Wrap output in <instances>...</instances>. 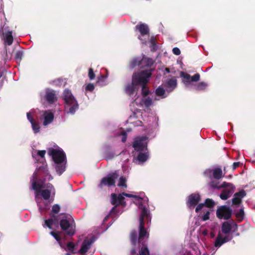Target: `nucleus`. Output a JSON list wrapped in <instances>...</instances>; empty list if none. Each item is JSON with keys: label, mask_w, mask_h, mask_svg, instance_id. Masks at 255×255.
<instances>
[{"label": "nucleus", "mask_w": 255, "mask_h": 255, "mask_svg": "<svg viewBox=\"0 0 255 255\" xmlns=\"http://www.w3.org/2000/svg\"><path fill=\"white\" fill-rule=\"evenodd\" d=\"M139 208H141L142 210L139 217V236L138 238V242L139 244H141V248L143 247H146L147 248V246L145 242L143 241L144 237L147 236L148 238L149 236L144 227V219L146 218L147 220H148L150 216L147 208L145 206H143L142 203L139 204ZM129 238L132 245L135 246L137 241V232L135 230H132L131 231L129 234Z\"/></svg>", "instance_id": "obj_1"}, {"label": "nucleus", "mask_w": 255, "mask_h": 255, "mask_svg": "<svg viewBox=\"0 0 255 255\" xmlns=\"http://www.w3.org/2000/svg\"><path fill=\"white\" fill-rule=\"evenodd\" d=\"M62 97L65 102V110L68 114L74 115L79 109V104L71 91L69 89H65Z\"/></svg>", "instance_id": "obj_2"}, {"label": "nucleus", "mask_w": 255, "mask_h": 255, "mask_svg": "<svg viewBox=\"0 0 255 255\" xmlns=\"http://www.w3.org/2000/svg\"><path fill=\"white\" fill-rule=\"evenodd\" d=\"M152 69L135 72L132 76V80L138 86L147 85L152 75Z\"/></svg>", "instance_id": "obj_3"}, {"label": "nucleus", "mask_w": 255, "mask_h": 255, "mask_svg": "<svg viewBox=\"0 0 255 255\" xmlns=\"http://www.w3.org/2000/svg\"><path fill=\"white\" fill-rule=\"evenodd\" d=\"M119 177V173L118 171H115L108 174L106 176L102 178L100 183L98 184V187L103 189L104 186L115 187L116 186V179Z\"/></svg>", "instance_id": "obj_4"}, {"label": "nucleus", "mask_w": 255, "mask_h": 255, "mask_svg": "<svg viewBox=\"0 0 255 255\" xmlns=\"http://www.w3.org/2000/svg\"><path fill=\"white\" fill-rule=\"evenodd\" d=\"M48 154L52 157L53 161L56 164L62 163L66 161V154L62 150L50 148L48 150Z\"/></svg>", "instance_id": "obj_5"}, {"label": "nucleus", "mask_w": 255, "mask_h": 255, "mask_svg": "<svg viewBox=\"0 0 255 255\" xmlns=\"http://www.w3.org/2000/svg\"><path fill=\"white\" fill-rule=\"evenodd\" d=\"M148 137L146 136H138L134 138L132 147L136 151H142L146 148Z\"/></svg>", "instance_id": "obj_6"}, {"label": "nucleus", "mask_w": 255, "mask_h": 255, "mask_svg": "<svg viewBox=\"0 0 255 255\" xmlns=\"http://www.w3.org/2000/svg\"><path fill=\"white\" fill-rule=\"evenodd\" d=\"M61 230L65 231L66 234L72 236L75 233V226L70 224L69 221L66 219H61L59 223Z\"/></svg>", "instance_id": "obj_7"}, {"label": "nucleus", "mask_w": 255, "mask_h": 255, "mask_svg": "<svg viewBox=\"0 0 255 255\" xmlns=\"http://www.w3.org/2000/svg\"><path fill=\"white\" fill-rule=\"evenodd\" d=\"M232 214L230 208L225 205L220 206L216 211V216L220 219L228 220L231 217Z\"/></svg>", "instance_id": "obj_8"}, {"label": "nucleus", "mask_w": 255, "mask_h": 255, "mask_svg": "<svg viewBox=\"0 0 255 255\" xmlns=\"http://www.w3.org/2000/svg\"><path fill=\"white\" fill-rule=\"evenodd\" d=\"M204 174L210 179L214 178L219 180L224 176L222 170L219 167H216L213 169H207L204 172Z\"/></svg>", "instance_id": "obj_9"}, {"label": "nucleus", "mask_w": 255, "mask_h": 255, "mask_svg": "<svg viewBox=\"0 0 255 255\" xmlns=\"http://www.w3.org/2000/svg\"><path fill=\"white\" fill-rule=\"evenodd\" d=\"M111 196V203L112 205H116L118 206H122L124 207L126 206L127 204L125 201V198L122 193L119 194L118 195L116 193H112Z\"/></svg>", "instance_id": "obj_10"}, {"label": "nucleus", "mask_w": 255, "mask_h": 255, "mask_svg": "<svg viewBox=\"0 0 255 255\" xmlns=\"http://www.w3.org/2000/svg\"><path fill=\"white\" fill-rule=\"evenodd\" d=\"M201 200V196L198 193H192L188 197L186 202L187 206L189 208H194Z\"/></svg>", "instance_id": "obj_11"}, {"label": "nucleus", "mask_w": 255, "mask_h": 255, "mask_svg": "<svg viewBox=\"0 0 255 255\" xmlns=\"http://www.w3.org/2000/svg\"><path fill=\"white\" fill-rule=\"evenodd\" d=\"M235 227V229L233 230V232H235L236 231H237V224L236 223H233V225L229 223V222L226 221L224 222L221 227V230L223 233L225 235H227L229 234L232 228Z\"/></svg>", "instance_id": "obj_12"}, {"label": "nucleus", "mask_w": 255, "mask_h": 255, "mask_svg": "<svg viewBox=\"0 0 255 255\" xmlns=\"http://www.w3.org/2000/svg\"><path fill=\"white\" fill-rule=\"evenodd\" d=\"M93 242L94 241L92 239L85 240L82 244L79 253L81 255L85 254L90 248Z\"/></svg>", "instance_id": "obj_13"}, {"label": "nucleus", "mask_w": 255, "mask_h": 255, "mask_svg": "<svg viewBox=\"0 0 255 255\" xmlns=\"http://www.w3.org/2000/svg\"><path fill=\"white\" fill-rule=\"evenodd\" d=\"M135 29L138 30L141 36L146 35H149V29L147 24L145 23H140L137 24L135 27Z\"/></svg>", "instance_id": "obj_14"}, {"label": "nucleus", "mask_w": 255, "mask_h": 255, "mask_svg": "<svg viewBox=\"0 0 255 255\" xmlns=\"http://www.w3.org/2000/svg\"><path fill=\"white\" fill-rule=\"evenodd\" d=\"M138 89V86L135 83H133L131 80V83L128 84L126 87L125 91L128 95L131 96Z\"/></svg>", "instance_id": "obj_15"}, {"label": "nucleus", "mask_w": 255, "mask_h": 255, "mask_svg": "<svg viewBox=\"0 0 255 255\" xmlns=\"http://www.w3.org/2000/svg\"><path fill=\"white\" fill-rule=\"evenodd\" d=\"M46 100L49 103L52 104L57 100L55 92L53 90H49L46 92L45 96Z\"/></svg>", "instance_id": "obj_16"}, {"label": "nucleus", "mask_w": 255, "mask_h": 255, "mask_svg": "<svg viewBox=\"0 0 255 255\" xmlns=\"http://www.w3.org/2000/svg\"><path fill=\"white\" fill-rule=\"evenodd\" d=\"M44 121L43 125L47 126L48 124L51 123L54 120V115L51 112H48L45 111L43 114Z\"/></svg>", "instance_id": "obj_17"}, {"label": "nucleus", "mask_w": 255, "mask_h": 255, "mask_svg": "<svg viewBox=\"0 0 255 255\" xmlns=\"http://www.w3.org/2000/svg\"><path fill=\"white\" fill-rule=\"evenodd\" d=\"M235 189L232 187L231 189H225L221 192L220 197L221 199L226 200L228 199L234 192Z\"/></svg>", "instance_id": "obj_18"}, {"label": "nucleus", "mask_w": 255, "mask_h": 255, "mask_svg": "<svg viewBox=\"0 0 255 255\" xmlns=\"http://www.w3.org/2000/svg\"><path fill=\"white\" fill-rule=\"evenodd\" d=\"M154 61L150 58L147 57L145 55L142 56L141 59V65L142 67H150L154 63Z\"/></svg>", "instance_id": "obj_19"}, {"label": "nucleus", "mask_w": 255, "mask_h": 255, "mask_svg": "<svg viewBox=\"0 0 255 255\" xmlns=\"http://www.w3.org/2000/svg\"><path fill=\"white\" fill-rule=\"evenodd\" d=\"M177 86V80L174 78H171L169 79L165 85V87L169 90L170 91H172Z\"/></svg>", "instance_id": "obj_20"}, {"label": "nucleus", "mask_w": 255, "mask_h": 255, "mask_svg": "<svg viewBox=\"0 0 255 255\" xmlns=\"http://www.w3.org/2000/svg\"><path fill=\"white\" fill-rule=\"evenodd\" d=\"M32 187L33 190L35 191L36 195L39 194L42 188H45L44 186L43 185V184H40L39 183H37L36 181H33L32 183Z\"/></svg>", "instance_id": "obj_21"}, {"label": "nucleus", "mask_w": 255, "mask_h": 255, "mask_svg": "<svg viewBox=\"0 0 255 255\" xmlns=\"http://www.w3.org/2000/svg\"><path fill=\"white\" fill-rule=\"evenodd\" d=\"M66 162V161H65L62 163L57 164L55 169L59 175H61L65 171Z\"/></svg>", "instance_id": "obj_22"}, {"label": "nucleus", "mask_w": 255, "mask_h": 255, "mask_svg": "<svg viewBox=\"0 0 255 255\" xmlns=\"http://www.w3.org/2000/svg\"><path fill=\"white\" fill-rule=\"evenodd\" d=\"M55 222H58L56 216L55 215H51V218L45 221V224L49 229L52 228V226Z\"/></svg>", "instance_id": "obj_23"}, {"label": "nucleus", "mask_w": 255, "mask_h": 255, "mask_svg": "<svg viewBox=\"0 0 255 255\" xmlns=\"http://www.w3.org/2000/svg\"><path fill=\"white\" fill-rule=\"evenodd\" d=\"M139 65H141V59L140 58H133L129 63V67L131 69Z\"/></svg>", "instance_id": "obj_24"}, {"label": "nucleus", "mask_w": 255, "mask_h": 255, "mask_svg": "<svg viewBox=\"0 0 255 255\" xmlns=\"http://www.w3.org/2000/svg\"><path fill=\"white\" fill-rule=\"evenodd\" d=\"M13 41V39L11 31H8L5 35V42H6L7 45H10L12 44Z\"/></svg>", "instance_id": "obj_25"}, {"label": "nucleus", "mask_w": 255, "mask_h": 255, "mask_svg": "<svg viewBox=\"0 0 255 255\" xmlns=\"http://www.w3.org/2000/svg\"><path fill=\"white\" fill-rule=\"evenodd\" d=\"M40 193H41L42 198L45 200H47L50 198L52 193L50 190L49 189L42 190Z\"/></svg>", "instance_id": "obj_26"}, {"label": "nucleus", "mask_w": 255, "mask_h": 255, "mask_svg": "<svg viewBox=\"0 0 255 255\" xmlns=\"http://www.w3.org/2000/svg\"><path fill=\"white\" fill-rule=\"evenodd\" d=\"M180 75L183 78V82L184 83H188L191 82V76L188 73L181 71Z\"/></svg>", "instance_id": "obj_27"}, {"label": "nucleus", "mask_w": 255, "mask_h": 255, "mask_svg": "<svg viewBox=\"0 0 255 255\" xmlns=\"http://www.w3.org/2000/svg\"><path fill=\"white\" fill-rule=\"evenodd\" d=\"M225 243H226V241L223 240L221 236L219 235H218V236L216 239V241H215V242L214 244V246L215 247L219 248Z\"/></svg>", "instance_id": "obj_28"}, {"label": "nucleus", "mask_w": 255, "mask_h": 255, "mask_svg": "<svg viewBox=\"0 0 255 255\" xmlns=\"http://www.w3.org/2000/svg\"><path fill=\"white\" fill-rule=\"evenodd\" d=\"M126 178L124 176H121L119 179V181L118 186L121 187H124L125 188H127V185L126 184Z\"/></svg>", "instance_id": "obj_29"}, {"label": "nucleus", "mask_w": 255, "mask_h": 255, "mask_svg": "<svg viewBox=\"0 0 255 255\" xmlns=\"http://www.w3.org/2000/svg\"><path fill=\"white\" fill-rule=\"evenodd\" d=\"M204 204L206 207L212 208L214 207L215 203L212 199L207 198L205 200Z\"/></svg>", "instance_id": "obj_30"}, {"label": "nucleus", "mask_w": 255, "mask_h": 255, "mask_svg": "<svg viewBox=\"0 0 255 255\" xmlns=\"http://www.w3.org/2000/svg\"><path fill=\"white\" fill-rule=\"evenodd\" d=\"M147 157L146 153L140 152L137 156V159L139 161L144 162L147 160Z\"/></svg>", "instance_id": "obj_31"}, {"label": "nucleus", "mask_w": 255, "mask_h": 255, "mask_svg": "<svg viewBox=\"0 0 255 255\" xmlns=\"http://www.w3.org/2000/svg\"><path fill=\"white\" fill-rule=\"evenodd\" d=\"M31 124L32 129L33 130L34 132L35 133L38 132L39 131L40 128L39 124L37 122H35L34 121V122L31 123Z\"/></svg>", "instance_id": "obj_32"}, {"label": "nucleus", "mask_w": 255, "mask_h": 255, "mask_svg": "<svg viewBox=\"0 0 255 255\" xmlns=\"http://www.w3.org/2000/svg\"><path fill=\"white\" fill-rule=\"evenodd\" d=\"M232 187L234 188V189H235V186L233 184L226 182H224L221 185H220V189L226 188H228V189H231Z\"/></svg>", "instance_id": "obj_33"}, {"label": "nucleus", "mask_w": 255, "mask_h": 255, "mask_svg": "<svg viewBox=\"0 0 255 255\" xmlns=\"http://www.w3.org/2000/svg\"><path fill=\"white\" fill-rule=\"evenodd\" d=\"M138 255H149V251L148 248L143 247L139 250V254Z\"/></svg>", "instance_id": "obj_34"}, {"label": "nucleus", "mask_w": 255, "mask_h": 255, "mask_svg": "<svg viewBox=\"0 0 255 255\" xmlns=\"http://www.w3.org/2000/svg\"><path fill=\"white\" fill-rule=\"evenodd\" d=\"M234 195L242 200V199L246 196V192L243 189L241 191L236 193Z\"/></svg>", "instance_id": "obj_35"}, {"label": "nucleus", "mask_w": 255, "mask_h": 255, "mask_svg": "<svg viewBox=\"0 0 255 255\" xmlns=\"http://www.w3.org/2000/svg\"><path fill=\"white\" fill-rule=\"evenodd\" d=\"M142 95L143 97H146L149 94V90L147 85H142Z\"/></svg>", "instance_id": "obj_36"}, {"label": "nucleus", "mask_w": 255, "mask_h": 255, "mask_svg": "<svg viewBox=\"0 0 255 255\" xmlns=\"http://www.w3.org/2000/svg\"><path fill=\"white\" fill-rule=\"evenodd\" d=\"M60 232L56 233L54 231L50 232V234L55 239V240L58 242H60L61 238L60 236Z\"/></svg>", "instance_id": "obj_37"}, {"label": "nucleus", "mask_w": 255, "mask_h": 255, "mask_svg": "<svg viewBox=\"0 0 255 255\" xmlns=\"http://www.w3.org/2000/svg\"><path fill=\"white\" fill-rule=\"evenodd\" d=\"M155 94L158 96H163L165 94V90L160 87H158L155 91Z\"/></svg>", "instance_id": "obj_38"}, {"label": "nucleus", "mask_w": 255, "mask_h": 255, "mask_svg": "<svg viewBox=\"0 0 255 255\" xmlns=\"http://www.w3.org/2000/svg\"><path fill=\"white\" fill-rule=\"evenodd\" d=\"M207 86V84L203 82H200L196 86V89L198 90H203L205 89Z\"/></svg>", "instance_id": "obj_39"}, {"label": "nucleus", "mask_w": 255, "mask_h": 255, "mask_svg": "<svg viewBox=\"0 0 255 255\" xmlns=\"http://www.w3.org/2000/svg\"><path fill=\"white\" fill-rule=\"evenodd\" d=\"M219 182L216 181H212L209 183V186L213 189H220Z\"/></svg>", "instance_id": "obj_40"}, {"label": "nucleus", "mask_w": 255, "mask_h": 255, "mask_svg": "<svg viewBox=\"0 0 255 255\" xmlns=\"http://www.w3.org/2000/svg\"><path fill=\"white\" fill-rule=\"evenodd\" d=\"M143 103L146 107H149L152 104V99L148 97L143 100Z\"/></svg>", "instance_id": "obj_41"}, {"label": "nucleus", "mask_w": 255, "mask_h": 255, "mask_svg": "<svg viewBox=\"0 0 255 255\" xmlns=\"http://www.w3.org/2000/svg\"><path fill=\"white\" fill-rule=\"evenodd\" d=\"M122 194L124 197L126 196L127 197H129V198H133L136 200H141V198H140L139 196H137V195L128 194V193H125V192H123Z\"/></svg>", "instance_id": "obj_42"}, {"label": "nucleus", "mask_w": 255, "mask_h": 255, "mask_svg": "<svg viewBox=\"0 0 255 255\" xmlns=\"http://www.w3.org/2000/svg\"><path fill=\"white\" fill-rule=\"evenodd\" d=\"M23 56V52L21 51H17L14 55V58L17 60L20 61Z\"/></svg>", "instance_id": "obj_43"}, {"label": "nucleus", "mask_w": 255, "mask_h": 255, "mask_svg": "<svg viewBox=\"0 0 255 255\" xmlns=\"http://www.w3.org/2000/svg\"><path fill=\"white\" fill-rule=\"evenodd\" d=\"M75 244L73 242H69L67 245V249L69 251L73 253L75 250Z\"/></svg>", "instance_id": "obj_44"}, {"label": "nucleus", "mask_w": 255, "mask_h": 255, "mask_svg": "<svg viewBox=\"0 0 255 255\" xmlns=\"http://www.w3.org/2000/svg\"><path fill=\"white\" fill-rule=\"evenodd\" d=\"M88 77L90 80H93L95 78V74L94 72L93 69L91 68L89 69Z\"/></svg>", "instance_id": "obj_45"}, {"label": "nucleus", "mask_w": 255, "mask_h": 255, "mask_svg": "<svg viewBox=\"0 0 255 255\" xmlns=\"http://www.w3.org/2000/svg\"><path fill=\"white\" fill-rule=\"evenodd\" d=\"M60 210V207L58 204H54L52 207V212L53 213L57 214Z\"/></svg>", "instance_id": "obj_46"}, {"label": "nucleus", "mask_w": 255, "mask_h": 255, "mask_svg": "<svg viewBox=\"0 0 255 255\" xmlns=\"http://www.w3.org/2000/svg\"><path fill=\"white\" fill-rule=\"evenodd\" d=\"M232 200L233 204L234 205H239L242 202V200L240 199H239L238 197L236 196L235 195H234V198L232 199Z\"/></svg>", "instance_id": "obj_47"}, {"label": "nucleus", "mask_w": 255, "mask_h": 255, "mask_svg": "<svg viewBox=\"0 0 255 255\" xmlns=\"http://www.w3.org/2000/svg\"><path fill=\"white\" fill-rule=\"evenodd\" d=\"M200 78V75L199 73H196L193 76H191V82H197L199 81Z\"/></svg>", "instance_id": "obj_48"}, {"label": "nucleus", "mask_w": 255, "mask_h": 255, "mask_svg": "<svg viewBox=\"0 0 255 255\" xmlns=\"http://www.w3.org/2000/svg\"><path fill=\"white\" fill-rule=\"evenodd\" d=\"M236 216L238 219H243L244 216V211L243 209H241L239 212L236 214Z\"/></svg>", "instance_id": "obj_49"}, {"label": "nucleus", "mask_w": 255, "mask_h": 255, "mask_svg": "<svg viewBox=\"0 0 255 255\" xmlns=\"http://www.w3.org/2000/svg\"><path fill=\"white\" fill-rule=\"evenodd\" d=\"M106 78L107 76L101 75L100 76L98 77V80L97 81V83L98 84H100V83H104Z\"/></svg>", "instance_id": "obj_50"}, {"label": "nucleus", "mask_w": 255, "mask_h": 255, "mask_svg": "<svg viewBox=\"0 0 255 255\" xmlns=\"http://www.w3.org/2000/svg\"><path fill=\"white\" fill-rule=\"evenodd\" d=\"M95 89V86L93 84L89 83L85 87L86 91L92 92Z\"/></svg>", "instance_id": "obj_51"}, {"label": "nucleus", "mask_w": 255, "mask_h": 255, "mask_svg": "<svg viewBox=\"0 0 255 255\" xmlns=\"http://www.w3.org/2000/svg\"><path fill=\"white\" fill-rule=\"evenodd\" d=\"M44 187L46 188V189L50 190L51 192H53V194H55V189L52 184L48 183Z\"/></svg>", "instance_id": "obj_52"}, {"label": "nucleus", "mask_w": 255, "mask_h": 255, "mask_svg": "<svg viewBox=\"0 0 255 255\" xmlns=\"http://www.w3.org/2000/svg\"><path fill=\"white\" fill-rule=\"evenodd\" d=\"M210 213L209 211H207L206 213H205L202 216V219L203 221H205L206 220H208L209 219V216H210Z\"/></svg>", "instance_id": "obj_53"}, {"label": "nucleus", "mask_w": 255, "mask_h": 255, "mask_svg": "<svg viewBox=\"0 0 255 255\" xmlns=\"http://www.w3.org/2000/svg\"><path fill=\"white\" fill-rule=\"evenodd\" d=\"M39 171H42L44 173H47L48 170H47V166L46 165H42V166H40L38 168Z\"/></svg>", "instance_id": "obj_54"}, {"label": "nucleus", "mask_w": 255, "mask_h": 255, "mask_svg": "<svg viewBox=\"0 0 255 255\" xmlns=\"http://www.w3.org/2000/svg\"><path fill=\"white\" fill-rule=\"evenodd\" d=\"M197 206L195 209V212L198 213L205 206L204 203H200L197 205Z\"/></svg>", "instance_id": "obj_55"}, {"label": "nucleus", "mask_w": 255, "mask_h": 255, "mask_svg": "<svg viewBox=\"0 0 255 255\" xmlns=\"http://www.w3.org/2000/svg\"><path fill=\"white\" fill-rule=\"evenodd\" d=\"M173 53L176 55H179L181 53L180 50L178 47H174L172 49Z\"/></svg>", "instance_id": "obj_56"}, {"label": "nucleus", "mask_w": 255, "mask_h": 255, "mask_svg": "<svg viewBox=\"0 0 255 255\" xmlns=\"http://www.w3.org/2000/svg\"><path fill=\"white\" fill-rule=\"evenodd\" d=\"M242 163L240 162H234L233 166H232V169L233 170L236 169L238 167H239Z\"/></svg>", "instance_id": "obj_57"}, {"label": "nucleus", "mask_w": 255, "mask_h": 255, "mask_svg": "<svg viewBox=\"0 0 255 255\" xmlns=\"http://www.w3.org/2000/svg\"><path fill=\"white\" fill-rule=\"evenodd\" d=\"M45 153H46V151L45 150H38L37 152V154L39 156H40L41 158L44 157Z\"/></svg>", "instance_id": "obj_58"}, {"label": "nucleus", "mask_w": 255, "mask_h": 255, "mask_svg": "<svg viewBox=\"0 0 255 255\" xmlns=\"http://www.w3.org/2000/svg\"><path fill=\"white\" fill-rule=\"evenodd\" d=\"M26 115H27V119L30 122V123H32L34 121V119H33V118L30 113H27Z\"/></svg>", "instance_id": "obj_59"}, {"label": "nucleus", "mask_w": 255, "mask_h": 255, "mask_svg": "<svg viewBox=\"0 0 255 255\" xmlns=\"http://www.w3.org/2000/svg\"><path fill=\"white\" fill-rule=\"evenodd\" d=\"M114 206L112 208L111 211H110V213H118V211L117 210V207H118L117 205H113Z\"/></svg>", "instance_id": "obj_60"}, {"label": "nucleus", "mask_w": 255, "mask_h": 255, "mask_svg": "<svg viewBox=\"0 0 255 255\" xmlns=\"http://www.w3.org/2000/svg\"><path fill=\"white\" fill-rule=\"evenodd\" d=\"M122 135H123V137L122 138V141L123 142H126V141L127 140V134L126 132H123L122 133Z\"/></svg>", "instance_id": "obj_61"}, {"label": "nucleus", "mask_w": 255, "mask_h": 255, "mask_svg": "<svg viewBox=\"0 0 255 255\" xmlns=\"http://www.w3.org/2000/svg\"><path fill=\"white\" fill-rule=\"evenodd\" d=\"M222 239L226 241V242H229L230 240H231L232 239V237L229 238L228 236H226L224 238H222Z\"/></svg>", "instance_id": "obj_62"}, {"label": "nucleus", "mask_w": 255, "mask_h": 255, "mask_svg": "<svg viewBox=\"0 0 255 255\" xmlns=\"http://www.w3.org/2000/svg\"><path fill=\"white\" fill-rule=\"evenodd\" d=\"M152 43L153 44V47L151 48V50L154 51L155 50V46L156 44L155 43L154 41H152Z\"/></svg>", "instance_id": "obj_63"}, {"label": "nucleus", "mask_w": 255, "mask_h": 255, "mask_svg": "<svg viewBox=\"0 0 255 255\" xmlns=\"http://www.w3.org/2000/svg\"><path fill=\"white\" fill-rule=\"evenodd\" d=\"M131 254L132 255H135L136 254V251L134 249H132L131 251Z\"/></svg>", "instance_id": "obj_64"}]
</instances>
